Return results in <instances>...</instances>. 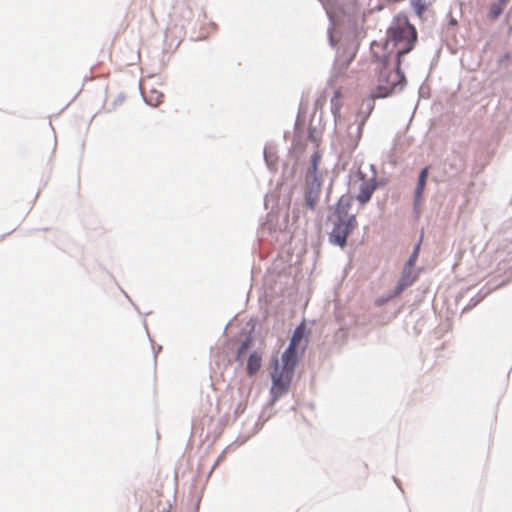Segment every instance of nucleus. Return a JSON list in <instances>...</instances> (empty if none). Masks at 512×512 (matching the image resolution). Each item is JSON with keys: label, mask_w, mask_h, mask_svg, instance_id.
<instances>
[{"label": "nucleus", "mask_w": 512, "mask_h": 512, "mask_svg": "<svg viewBox=\"0 0 512 512\" xmlns=\"http://www.w3.org/2000/svg\"><path fill=\"white\" fill-rule=\"evenodd\" d=\"M417 41L415 27L406 15H397L387 31L384 42H373L371 51L375 59L389 61L391 58L402 64L403 57L409 53Z\"/></svg>", "instance_id": "f257e3e1"}, {"label": "nucleus", "mask_w": 512, "mask_h": 512, "mask_svg": "<svg viewBox=\"0 0 512 512\" xmlns=\"http://www.w3.org/2000/svg\"><path fill=\"white\" fill-rule=\"evenodd\" d=\"M308 343V335L305 323H301L295 330L288 348L281 357V363L275 360L272 371V385L270 389L272 400H277L289 390L294 376V370L298 363V349L302 351Z\"/></svg>", "instance_id": "f03ea898"}, {"label": "nucleus", "mask_w": 512, "mask_h": 512, "mask_svg": "<svg viewBox=\"0 0 512 512\" xmlns=\"http://www.w3.org/2000/svg\"><path fill=\"white\" fill-rule=\"evenodd\" d=\"M377 61V85L371 91L367 98V114L369 115L374 108V100L386 98L394 93L403 90L406 85V78L401 71V64L396 60L390 59L385 61L376 59Z\"/></svg>", "instance_id": "7ed1b4c3"}, {"label": "nucleus", "mask_w": 512, "mask_h": 512, "mask_svg": "<svg viewBox=\"0 0 512 512\" xmlns=\"http://www.w3.org/2000/svg\"><path fill=\"white\" fill-rule=\"evenodd\" d=\"M357 227V220L354 215L339 217L338 221L334 223V227L329 234L331 243L345 247L347 244V237Z\"/></svg>", "instance_id": "20e7f679"}, {"label": "nucleus", "mask_w": 512, "mask_h": 512, "mask_svg": "<svg viewBox=\"0 0 512 512\" xmlns=\"http://www.w3.org/2000/svg\"><path fill=\"white\" fill-rule=\"evenodd\" d=\"M417 272L414 270V267L405 265L402 271L401 278L396 286L395 295L400 294L406 287L413 284V282L417 279Z\"/></svg>", "instance_id": "39448f33"}, {"label": "nucleus", "mask_w": 512, "mask_h": 512, "mask_svg": "<svg viewBox=\"0 0 512 512\" xmlns=\"http://www.w3.org/2000/svg\"><path fill=\"white\" fill-rule=\"evenodd\" d=\"M376 188L377 184L374 179L363 180L360 185L359 193L356 196V199L360 204H366L371 199Z\"/></svg>", "instance_id": "423d86ee"}, {"label": "nucleus", "mask_w": 512, "mask_h": 512, "mask_svg": "<svg viewBox=\"0 0 512 512\" xmlns=\"http://www.w3.org/2000/svg\"><path fill=\"white\" fill-rule=\"evenodd\" d=\"M142 94L146 103L153 107H157L163 102L164 95L156 89H143Z\"/></svg>", "instance_id": "0eeeda50"}, {"label": "nucleus", "mask_w": 512, "mask_h": 512, "mask_svg": "<svg viewBox=\"0 0 512 512\" xmlns=\"http://www.w3.org/2000/svg\"><path fill=\"white\" fill-rule=\"evenodd\" d=\"M262 358L257 352H253L247 361V373L250 376L255 375L261 368Z\"/></svg>", "instance_id": "6e6552de"}, {"label": "nucleus", "mask_w": 512, "mask_h": 512, "mask_svg": "<svg viewBox=\"0 0 512 512\" xmlns=\"http://www.w3.org/2000/svg\"><path fill=\"white\" fill-rule=\"evenodd\" d=\"M428 170H429V167H425L420 175H419V178H418V182H417V187H416V190H415V199H416V202H418L423 194V191H424V188H425V185H426V181H427V177H428Z\"/></svg>", "instance_id": "1a4fd4ad"}, {"label": "nucleus", "mask_w": 512, "mask_h": 512, "mask_svg": "<svg viewBox=\"0 0 512 512\" xmlns=\"http://www.w3.org/2000/svg\"><path fill=\"white\" fill-rule=\"evenodd\" d=\"M341 97H342L341 90L340 89L335 90L334 96L331 99V111L334 115L339 114V112L341 110V107H342V105L340 103Z\"/></svg>", "instance_id": "9d476101"}, {"label": "nucleus", "mask_w": 512, "mask_h": 512, "mask_svg": "<svg viewBox=\"0 0 512 512\" xmlns=\"http://www.w3.org/2000/svg\"><path fill=\"white\" fill-rule=\"evenodd\" d=\"M503 13L501 3H492L489 9V19L496 20Z\"/></svg>", "instance_id": "9b49d317"}, {"label": "nucleus", "mask_w": 512, "mask_h": 512, "mask_svg": "<svg viewBox=\"0 0 512 512\" xmlns=\"http://www.w3.org/2000/svg\"><path fill=\"white\" fill-rule=\"evenodd\" d=\"M251 342H252L251 339L248 338L241 343V345L237 351V357H236L237 360H239L241 357H243L246 354L247 350L251 346Z\"/></svg>", "instance_id": "f8f14e48"}, {"label": "nucleus", "mask_w": 512, "mask_h": 512, "mask_svg": "<svg viewBox=\"0 0 512 512\" xmlns=\"http://www.w3.org/2000/svg\"><path fill=\"white\" fill-rule=\"evenodd\" d=\"M419 249H420V245L418 244L414 251L412 252V254L410 255V258L409 260L407 261V263L405 265H408V266H411V267H414L416 261H417V258H418V254H419Z\"/></svg>", "instance_id": "ddd939ff"}, {"label": "nucleus", "mask_w": 512, "mask_h": 512, "mask_svg": "<svg viewBox=\"0 0 512 512\" xmlns=\"http://www.w3.org/2000/svg\"><path fill=\"white\" fill-rule=\"evenodd\" d=\"M306 205L310 209H314L316 206V198L312 197L311 194L306 196Z\"/></svg>", "instance_id": "4468645a"}, {"label": "nucleus", "mask_w": 512, "mask_h": 512, "mask_svg": "<svg viewBox=\"0 0 512 512\" xmlns=\"http://www.w3.org/2000/svg\"><path fill=\"white\" fill-rule=\"evenodd\" d=\"M319 158H320V156L318 154L315 153L313 155V165H314V167H316V164H317V161H318Z\"/></svg>", "instance_id": "2eb2a0df"}, {"label": "nucleus", "mask_w": 512, "mask_h": 512, "mask_svg": "<svg viewBox=\"0 0 512 512\" xmlns=\"http://www.w3.org/2000/svg\"><path fill=\"white\" fill-rule=\"evenodd\" d=\"M507 2L508 0H499L497 3H501V7L504 9V6L506 5Z\"/></svg>", "instance_id": "dca6fc26"}, {"label": "nucleus", "mask_w": 512, "mask_h": 512, "mask_svg": "<svg viewBox=\"0 0 512 512\" xmlns=\"http://www.w3.org/2000/svg\"><path fill=\"white\" fill-rule=\"evenodd\" d=\"M457 22L455 19L450 18V25H455Z\"/></svg>", "instance_id": "f3484780"}]
</instances>
